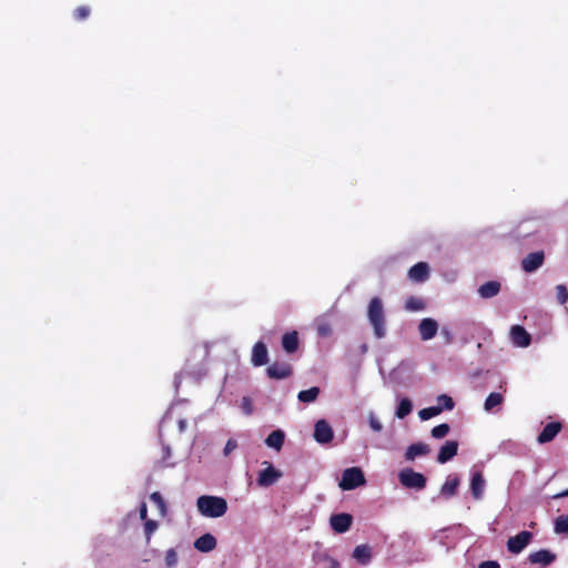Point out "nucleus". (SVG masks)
Instances as JSON below:
<instances>
[{
	"label": "nucleus",
	"instance_id": "1",
	"mask_svg": "<svg viewBox=\"0 0 568 568\" xmlns=\"http://www.w3.org/2000/svg\"><path fill=\"white\" fill-rule=\"evenodd\" d=\"M196 507L206 518H220L227 511V501L220 496L202 495L196 499Z\"/></svg>",
	"mask_w": 568,
	"mask_h": 568
},
{
	"label": "nucleus",
	"instance_id": "2",
	"mask_svg": "<svg viewBox=\"0 0 568 568\" xmlns=\"http://www.w3.org/2000/svg\"><path fill=\"white\" fill-rule=\"evenodd\" d=\"M368 322L373 327L376 338H383L386 335L385 316L383 303L379 297H373L367 308Z\"/></svg>",
	"mask_w": 568,
	"mask_h": 568
},
{
	"label": "nucleus",
	"instance_id": "3",
	"mask_svg": "<svg viewBox=\"0 0 568 568\" xmlns=\"http://www.w3.org/2000/svg\"><path fill=\"white\" fill-rule=\"evenodd\" d=\"M365 477L361 468L351 467L343 471L339 487L343 490H352L365 484Z\"/></svg>",
	"mask_w": 568,
	"mask_h": 568
},
{
	"label": "nucleus",
	"instance_id": "4",
	"mask_svg": "<svg viewBox=\"0 0 568 568\" xmlns=\"http://www.w3.org/2000/svg\"><path fill=\"white\" fill-rule=\"evenodd\" d=\"M398 479L406 488L423 489L426 486V477L410 468L400 470Z\"/></svg>",
	"mask_w": 568,
	"mask_h": 568
},
{
	"label": "nucleus",
	"instance_id": "5",
	"mask_svg": "<svg viewBox=\"0 0 568 568\" xmlns=\"http://www.w3.org/2000/svg\"><path fill=\"white\" fill-rule=\"evenodd\" d=\"M264 469L258 473L257 485L261 487H268L274 485L282 476V471L276 469L271 463L263 462Z\"/></svg>",
	"mask_w": 568,
	"mask_h": 568
},
{
	"label": "nucleus",
	"instance_id": "6",
	"mask_svg": "<svg viewBox=\"0 0 568 568\" xmlns=\"http://www.w3.org/2000/svg\"><path fill=\"white\" fill-rule=\"evenodd\" d=\"M532 534L529 531H520L514 537H510L507 541V549L509 552L518 555L520 554L531 541Z\"/></svg>",
	"mask_w": 568,
	"mask_h": 568
},
{
	"label": "nucleus",
	"instance_id": "7",
	"mask_svg": "<svg viewBox=\"0 0 568 568\" xmlns=\"http://www.w3.org/2000/svg\"><path fill=\"white\" fill-rule=\"evenodd\" d=\"M334 432L331 425L325 419H320L314 426V439L322 445L328 444L333 440Z\"/></svg>",
	"mask_w": 568,
	"mask_h": 568
},
{
	"label": "nucleus",
	"instance_id": "8",
	"mask_svg": "<svg viewBox=\"0 0 568 568\" xmlns=\"http://www.w3.org/2000/svg\"><path fill=\"white\" fill-rule=\"evenodd\" d=\"M510 341L516 347H528L531 342L530 334L520 325H514L510 328Z\"/></svg>",
	"mask_w": 568,
	"mask_h": 568
},
{
	"label": "nucleus",
	"instance_id": "9",
	"mask_svg": "<svg viewBox=\"0 0 568 568\" xmlns=\"http://www.w3.org/2000/svg\"><path fill=\"white\" fill-rule=\"evenodd\" d=\"M418 331L423 341H429L435 337L438 331V324L435 320L427 317L419 322Z\"/></svg>",
	"mask_w": 568,
	"mask_h": 568
},
{
	"label": "nucleus",
	"instance_id": "10",
	"mask_svg": "<svg viewBox=\"0 0 568 568\" xmlns=\"http://www.w3.org/2000/svg\"><path fill=\"white\" fill-rule=\"evenodd\" d=\"M329 523L334 531L343 534L349 529L352 525V516L348 514L333 515L329 519Z\"/></svg>",
	"mask_w": 568,
	"mask_h": 568
},
{
	"label": "nucleus",
	"instance_id": "11",
	"mask_svg": "<svg viewBox=\"0 0 568 568\" xmlns=\"http://www.w3.org/2000/svg\"><path fill=\"white\" fill-rule=\"evenodd\" d=\"M544 263V253L534 252L528 254L521 262L523 268L527 273H532L538 270Z\"/></svg>",
	"mask_w": 568,
	"mask_h": 568
},
{
	"label": "nucleus",
	"instance_id": "12",
	"mask_svg": "<svg viewBox=\"0 0 568 568\" xmlns=\"http://www.w3.org/2000/svg\"><path fill=\"white\" fill-rule=\"evenodd\" d=\"M458 443L455 440L446 442L439 449L437 455V462L439 464H445L449 462L453 457L457 455Z\"/></svg>",
	"mask_w": 568,
	"mask_h": 568
},
{
	"label": "nucleus",
	"instance_id": "13",
	"mask_svg": "<svg viewBox=\"0 0 568 568\" xmlns=\"http://www.w3.org/2000/svg\"><path fill=\"white\" fill-rule=\"evenodd\" d=\"M292 374L291 365L287 363H273L267 368V375L274 379H283Z\"/></svg>",
	"mask_w": 568,
	"mask_h": 568
},
{
	"label": "nucleus",
	"instance_id": "14",
	"mask_svg": "<svg viewBox=\"0 0 568 568\" xmlns=\"http://www.w3.org/2000/svg\"><path fill=\"white\" fill-rule=\"evenodd\" d=\"M560 430H561L560 423H557V422L549 423L544 427L541 433L538 435L537 442L539 444L549 443L559 434Z\"/></svg>",
	"mask_w": 568,
	"mask_h": 568
},
{
	"label": "nucleus",
	"instance_id": "15",
	"mask_svg": "<svg viewBox=\"0 0 568 568\" xmlns=\"http://www.w3.org/2000/svg\"><path fill=\"white\" fill-rule=\"evenodd\" d=\"M486 481L480 471H474L470 479V491L475 499H481Z\"/></svg>",
	"mask_w": 568,
	"mask_h": 568
},
{
	"label": "nucleus",
	"instance_id": "16",
	"mask_svg": "<svg viewBox=\"0 0 568 568\" xmlns=\"http://www.w3.org/2000/svg\"><path fill=\"white\" fill-rule=\"evenodd\" d=\"M429 267L425 262H419L410 267L408 272V277L414 282H424L428 278Z\"/></svg>",
	"mask_w": 568,
	"mask_h": 568
},
{
	"label": "nucleus",
	"instance_id": "17",
	"mask_svg": "<svg viewBox=\"0 0 568 568\" xmlns=\"http://www.w3.org/2000/svg\"><path fill=\"white\" fill-rule=\"evenodd\" d=\"M216 538L212 534H204L194 541V548L201 552H210L216 547Z\"/></svg>",
	"mask_w": 568,
	"mask_h": 568
},
{
	"label": "nucleus",
	"instance_id": "18",
	"mask_svg": "<svg viewBox=\"0 0 568 568\" xmlns=\"http://www.w3.org/2000/svg\"><path fill=\"white\" fill-rule=\"evenodd\" d=\"M251 361L254 366H262L267 363V348L263 342H257L253 346Z\"/></svg>",
	"mask_w": 568,
	"mask_h": 568
},
{
	"label": "nucleus",
	"instance_id": "19",
	"mask_svg": "<svg viewBox=\"0 0 568 568\" xmlns=\"http://www.w3.org/2000/svg\"><path fill=\"white\" fill-rule=\"evenodd\" d=\"M430 447L424 443H416L407 447L405 458L407 460H414L417 457L429 454Z\"/></svg>",
	"mask_w": 568,
	"mask_h": 568
},
{
	"label": "nucleus",
	"instance_id": "20",
	"mask_svg": "<svg viewBox=\"0 0 568 568\" xmlns=\"http://www.w3.org/2000/svg\"><path fill=\"white\" fill-rule=\"evenodd\" d=\"M459 478L456 475H449L440 488V494L445 497H452L456 494L459 486Z\"/></svg>",
	"mask_w": 568,
	"mask_h": 568
},
{
	"label": "nucleus",
	"instance_id": "21",
	"mask_svg": "<svg viewBox=\"0 0 568 568\" xmlns=\"http://www.w3.org/2000/svg\"><path fill=\"white\" fill-rule=\"evenodd\" d=\"M284 439H285V434L284 432L277 429V430H274L265 439V444L275 449L276 452H280L283 444H284Z\"/></svg>",
	"mask_w": 568,
	"mask_h": 568
},
{
	"label": "nucleus",
	"instance_id": "22",
	"mask_svg": "<svg viewBox=\"0 0 568 568\" xmlns=\"http://www.w3.org/2000/svg\"><path fill=\"white\" fill-rule=\"evenodd\" d=\"M353 557L362 565H367L372 558V549L367 545H359L355 547Z\"/></svg>",
	"mask_w": 568,
	"mask_h": 568
},
{
	"label": "nucleus",
	"instance_id": "23",
	"mask_svg": "<svg viewBox=\"0 0 568 568\" xmlns=\"http://www.w3.org/2000/svg\"><path fill=\"white\" fill-rule=\"evenodd\" d=\"M500 284L498 282H487L479 286L478 293L483 298H490L498 294Z\"/></svg>",
	"mask_w": 568,
	"mask_h": 568
},
{
	"label": "nucleus",
	"instance_id": "24",
	"mask_svg": "<svg viewBox=\"0 0 568 568\" xmlns=\"http://www.w3.org/2000/svg\"><path fill=\"white\" fill-rule=\"evenodd\" d=\"M282 346L286 353H294L298 347V337L296 332L286 333L282 337Z\"/></svg>",
	"mask_w": 568,
	"mask_h": 568
},
{
	"label": "nucleus",
	"instance_id": "25",
	"mask_svg": "<svg viewBox=\"0 0 568 568\" xmlns=\"http://www.w3.org/2000/svg\"><path fill=\"white\" fill-rule=\"evenodd\" d=\"M555 556L548 550H538L529 555V560L532 564L549 565L554 561Z\"/></svg>",
	"mask_w": 568,
	"mask_h": 568
},
{
	"label": "nucleus",
	"instance_id": "26",
	"mask_svg": "<svg viewBox=\"0 0 568 568\" xmlns=\"http://www.w3.org/2000/svg\"><path fill=\"white\" fill-rule=\"evenodd\" d=\"M413 409V404L409 398L403 397L398 399V405L395 410V416L399 419L405 418L407 415L410 414Z\"/></svg>",
	"mask_w": 568,
	"mask_h": 568
},
{
	"label": "nucleus",
	"instance_id": "27",
	"mask_svg": "<svg viewBox=\"0 0 568 568\" xmlns=\"http://www.w3.org/2000/svg\"><path fill=\"white\" fill-rule=\"evenodd\" d=\"M504 396L500 393H490L484 404V409L488 413H491L495 407H498L503 404Z\"/></svg>",
	"mask_w": 568,
	"mask_h": 568
},
{
	"label": "nucleus",
	"instance_id": "28",
	"mask_svg": "<svg viewBox=\"0 0 568 568\" xmlns=\"http://www.w3.org/2000/svg\"><path fill=\"white\" fill-rule=\"evenodd\" d=\"M320 394V388L314 386L305 390H301L297 395L300 402L310 404L317 399Z\"/></svg>",
	"mask_w": 568,
	"mask_h": 568
},
{
	"label": "nucleus",
	"instance_id": "29",
	"mask_svg": "<svg viewBox=\"0 0 568 568\" xmlns=\"http://www.w3.org/2000/svg\"><path fill=\"white\" fill-rule=\"evenodd\" d=\"M443 412V407L430 406L423 408L418 412V416L422 420H428Z\"/></svg>",
	"mask_w": 568,
	"mask_h": 568
},
{
	"label": "nucleus",
	"instance_id": "30",
	"mask_svg": "<svg viewBox=\"0 0 568 568\" xmlns=\"http://www.w3.org/2000/svg\"><path fill=\"white\" fill-rule=\"evenodd\" d=\"M151 501L158 507L161 516L166 515V504L159 491H154L150 495Z\"/></svg>",
	"mask_w": 568,
	"mask_h": 568
},
{
	"label": "nucleus",
	"instance_id": "31",
	"mask_svg": "<svg viewBox=\"0 0 568 568\" xmlns=\"http://www.w3.org/2000/svg\"><path fill=\"white\" fill-rule=\"evenodd\" d=\"M556 534H568V515H562L555 520Z\"/></svg>",
	"mask_w": 568,
	"mask_h": 568
},
{
	"label": "nucleus",
	"instance_id": "32",
	"mask_svg": "<svg viewBox=\"0 0 568 568\" xmlns=\"http://www.w3.org/2000/svg\"><path fill=\"white\" fill-rule=\"evenodd\" d=\"M424 307V301L414 296L409 297L405 304V308L410 312L422 311Z\"/></svg>",
	"mask_w": 568,
	"mask_h": 568
},
{
	"label": "nucleus",
	"instance_id": "33",
	"mask_svg": "<svg viewBox=\"0 0 568 568\" xmlns=\"http://www.w3.org/2000/svg\"><path fill=\"white\" fill-rule=\"evenodd\" d=\"M316 562H323L325 568H339L338 561L329 557L327 554H320L316 558Z\"/></svg>",
	"mask_w": 568,
	"mask_h": 568
},
{
	"label": "nucleus",
	"instance_id": "34",
	"mask_svg": "<svg viewBox=\"0 0 568 568\" xmlns=\"http://www.w3.org/2000/svg\"><path fill=\"white\" fill-rule=\"evenodd\" d=\"M449 429L450 427L448 424H439L432 429V436L436 439L444 438L445 436L448 435Z\"/></svg>",
	"mask_w": 568,
	"mask_h": 568
},
{
	"label": "nucleus",
	"instance_id": "35",
	"mask_svg": "<svg viewBox=\"0 0 568 568\" xmlns=\"http://www.w3.org/2000/svg\"><path fill=\"white\" fill-rule=\"evenodd\" d=\"M438 405L437 407H443V410H452L455 406V403L452 397L446 394L439 395L437 397Z\"/></svg>",
	"mask_w": 568,
	"mask_h": 568
},
{
	"label": "nucleus",
	"instance_id": "36",
	"mask_svg": "<svg viewBox=\"0 0 568 568\" xmlns=\"http://www.w3.org/2000/svg\"><path fill=\"white\" fill-rule=\"evenodd\" d=\"M164 560H165L166 567L174 568L179 561L178 552L175 551V549H173V548L168 549L165 551Z\"/></svg>",
	"mask_w": 568,
	"mask_h": 568
},
{
	"label": "nucleus",
	"instance_id": "37",
	"mask_svg": "<svg viewBox=\"0 0 568 568\" xmlns=\"http://www.w3.org/2000/svg\"><path fill=\"white\" fill-rule=\"evenodd\" d=\"M158 529V523L152 519L144 520V530L146 536V542L150 541L153 532Z\"/></svg>",
	"mask_w": 568,
	"mask_h": 568
},
{
	"label": "nucleus",
	"instance_id": "38",
	"mask_svg": "<svg viewBox=\"0 0 568 568\" xmlns=\"http://www.w3.org/2000/svg\"><path fill=\"white\" fill-rule=\"evenodd\" d=\"M557 300L559 304H565L568 301V291L564 284L556 286Z\"/></svg>",
	"mask_w": 568,
	"mask_h": 568
},
{
	"label": "nucleus",
	"instance_id": "39",
	"mask_svg": "<svg viewBox=\"0 0 568 568\" xmlns=\"http://www.w3.org/2000/svg\"><path fill=\"white\" fill-rule=\"evenodd\" d=\"M368 424L371 428L376 433H379L383 429L382 423L374 413L368 414Z\"/></svg>",
	"mask_w": 568,
	"mask_h": 568
},
{
	"label": "nucleus",
	"instance_id": "40",
	"mask_svg": "<svg viewBox=\"0 0 568 568\" xmlns=\"http://www.w3.org/2000/svg\"><path fill=\"white\" fill-rule=\"evenodd\" d=\"M241 408L245 415H251L253 413V404L248 397H243L241 400Z\"/></svg>",
	"mask_w": 568,
	"mask_h": 568
},
{
	"label": "nucleus",
	"instance_id": "41",
	"mask_svg": "<svg viewBox=\"0 0 568 568\" xmlns=\"http://www.w3.org/2000/svg\"><path fill=\"white\" fill-rule=\"evenodd\" d=\"M236 448H237V442L233 438L229 439L223 449L224 456H229Z\"/></svg>",
	"mask_w": 568,
	"mask_h": 568
},
{
	"label": "nucleus",
	"instance_id": "42",
	"mask_svg": "<svg viewBox=\"0 0 568 568\" xmlns=\"http://www.w3.org/2000/svg\"><path fill=\"white\" fill-rule=\"evenodd\" d=\"M440 335L444 337L446 344H450L453 342V333L449 327L443 326L440 328Z\"/></svg>",
	"mask_w": 568,
	"mask_h": 568
},
{
	"label": "nucleus",
	"instance_id": "43",
	"mask_svg": "<svg viewBox=\"0 0 568 568\" xmlns=\"http://www.w3.org/2000/svg\"><path fill=\"white\" fill-rule=\"evenodd\" d=\"M90 13V10L88 7H79L74 14H75V18L79 19V20H83L85 19Z\"/></svg>",
	"mask_w": 568,
	"mask_h": 568
},
{
	"label": "nucleus",
	"instance_id": "44",
	"mask_svg": "<svg viewBox=\"0 0 568 568\" xmlns=\"http://www.w3.org/2000/svg\"><path fill=\"white\" fill-rule=\"evenodd\" d=\"M317 332L321 336L325 337L331 334V327L328 324H321L317 327Z\"/></svg>",
	"mask_w": 568,
	"mask_h": 568
},
{
	"label": "nucleus",
	"instance_id": "45",
	"mask_svg": "<svg viewBox=\"0 0 568 568\" xmlns=\"http://www.w3.org/2000/svg\"><path fill=\"white\" fill-rule=\"evenodd\" d=\"M139 514H140V518L142 520H146V516H148V508H146V505L145 503H142L141 506H140V509H139Z\"/></svg>",
	"mask_w": 568,
	"mask_h": 568
},
{
	"label": "nucleus",
	"instance_id": "46",
	"mask_svg": "<svg viewBox=\"0 0 568 568\" xmlns=\"http://www.w3.org/2000/svg\"><path fill=\"white\" fill-rule=\"evenodd\" d=\"M478 568H500L499 564L496 561H484L479 565Z\"/></svg>",
	"mask_w": 568,
	"mask_h": 568
},
{
	"label": "nucleus",
	"instance_id": "47",
	"mask_svg": "<svg viewBox=\"0 0 568 568\" xmlns=\"http://www.w3.org/2000/svg\"><path fill=\"white\" fill-rule=\"evenodd\" d=\"M186 428V420L185 419H180L179 420V429L180 432H184Z\"/></svg>",
	"mask_w": 568,
	"mask_h": 568
},
{
	"label": "nucleus",
	"instance_id": "48",
	"mask_svg": "<svg viewBox=\"0 0 568 568\" xmlns=\"http://www.w3.org/2000/svg\"><path fill=\"white\" fill-rule=\"evenodd\" d=\"M565 496H568V489L566 491L558 494L556 497H565Z\"/></svg>",
	"mask_w": 568,
	"mask_h": 568
}]
</instances>
